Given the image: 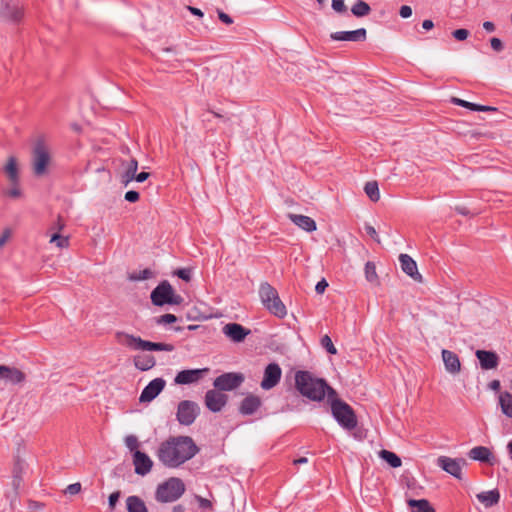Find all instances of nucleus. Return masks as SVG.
<instances>
[{"label": "nucleus", "mask_w": 512, "mask_h": 512, "mask_svg": "<svg viewBox=\"0 0 512 512\" xmlns=\"http://www.w3.org/2000/svg\"><path fill=\"white\" fill-rule=\"evenodd\" d=\"M244 375L240 372H227L216 377L213 386L220 391H231L244 382Z\"/></svg>", "instance_id": "obj_11"}, {"label": "nucleus", "mask_w": 512, "mask_h": 512, "mask_svg": "<svg viewBox=\"0 0 512 512\" xmlns=\"http://www.w3.org/2000/svg\"><path fill=\"white\" fill-rule=\"evenodd\" d=\"M4 172L10 181L11 185L19 184V169L17 159L13 156L9 157L6 165L4 166Z\"/></svg>", "instance_id": "obj_26"}, {"label": "nucleus", "mask_w": 512, "mask_h": 512, "mask_svg": "<svg viewBox=\"0 0 512 512\" xmlns=\"http://www.w3.org/2000/svg\"><path fill=\"white\" fill-rule=\"evenodd\" d=\"M81 491V484L79 482L70 484L65 489V494L76 495Z\"/></svg>", "instance_id": "obj_49"}, {"label": "nucleus", "mask_w": 512, "mask_h": 512, "mask_svg": "<svg viewBox=\"0 0 512 512\" xmlns=\"http://www.w3.org/2000/svg\"><path fill=\"white\" fill-rule=\"evenodd\" d=\"M125 445L130 451L135 452L139 446L137 437L135 435L126 436Z\"/></svg>", "instance_id": "obj_44"}, {"label": "nucleus", "mask_w": 512, "mask_h": 512, "mask_svg": "<svg viewBox=\"0 0 512 512\" xmlns=\"http://www.w3.org/2000/svg\"><path fill=\"white\" fill-rule=\"evenodd\" d=\"M51 243H55L59 248H66L69 245V238L65 236H61L58 233L52 234L50 238Z\"/></svg>", "instance_id": "obj_41"}, {"label": "nucleus", "mask_w": 512, "mask_h": 512, "mask_svg": "<svg viewBox=\"0 0 512 512\" xmlns=\"http://www.w3.org/2000/svg\"><path fill=\"white\" fill-rule=\"evenodd\" d=\"M282 370L277 363H270L264 370L263 379L261 381V388L270 390L274 388L280 381Z\"/></svg>", "instance_id": "obj_14"}, {"label": "nucleus", "mask_w": 512, "mask_h": 512, "mask_svg": "<svg viewBox=\"0 0 512 512\" xmlns=\"http://www.w3.org/2000/svg\"><path fill=\"white\" fill-rule=\"evenodd\" d=\"M465 464L466 461L461 458L453 459L447 456H440L437 458V465L457 479L462 478V467Z\"/></svg>", "instance_id": "obj_12"}, {"label": "nucleus", "mask_w": 512, "mask_h": 512, "mask_svg": "<svg viewBox=\"0 0 512 512\" xmlns=\"http://www.w3.org/2000/svg\"><path fill=\"white\" fill-rule=\"evenodd\" d=\"M379 456L393 468H398L402 464L401 458L397 454L389 450H381L379 452Z\"/></svg>", "instance_id": "obj_34"}, {"label": "nucleus", "mask_w": 512, "mask_h": 512, "mask_svg": "<svg viewBox=\"0 0 512 512\" xmlns=\"http://www.w3.org/2000/svg\"><path fill=\"white\" fill-rule=\"evenodd\" d=\"M260 405L261 401L259 397L250 395L242 400L239 411L243 415H251L257 411Z\"/></svg>", "instance_id": "obj_27"}, {"label": "nucleus", "mask_w": 512, "mask_h": 512, "mask_svg": "<svg viewBox=\"0 0 512 512\" xmlns=\"http://www.w3.org/2000/svg\"><path fill=\"white\" fill-rule=\"evenodd\" d=\"M498 109L496 107H493V106H487V105H480V104H477V110L476 111H481V112H496Z\"/></svg>", "instance_id": "obj_60"}, {"label": "nucleus", "mask_w": 512, "mask_h": 512, "mask_svg": "<svg viewBox=\"0 0 512 512\" xmlns=\"http://www.w3.org/2000/svg\"><path fill=\"white\" fill-rule=\"evenodd\" d=\"M452 36L458 41H464L469 36L467 29H457L452 32Z\"/></svg>", "instance_id": "obj_48"}, {"label": "nucleus", "mask_w": 512, "mask_h": 512, "mask_svg": "<svg viewBox=\"0 0 512 512\" xmlns=\"http://www.w3.org/2000/svg\"><path fill=\"white\" fill-rule=\"evenodd\" d=\"M365 231L366 233L372 238L374 239L377 243H380V239L378 237V234H377V231L375 230V228L369 224H366L365 225Z\"/></svg>", "instance_id": "obj_53"}, {"label": "nucleus", "mask_w": 512, "mask_h": 512, "mask_svg": "<svg viewBox=\"0 0 512 512\" xmlns=\"http://www.w3.org/2000/svg\"><path fill=\"white\" fill-rule=\"evenodd\" d=\"M128 512H148L145 502L138 496H129L126 499Z\"/></svg>", "instance_id": "obj_32"}, {"label": "nucleus", "mask_w": 512, "mask_h": 512, "mask_svg": "<svg viewBox=\"0 0 512 512\" xmlns=\"http://www.w3.org/2000/svg\"><path fill=\"white\" fill-rule=\"evenodd\" d=\"M477 499L485 505V507H492L500 500V493L497 489L477 494Z\"/></svg>", "instance_id": "obj_30"}, {"label": "nucleus", "mask_w": 512, "mask_h": 512, "mask_svg": "<svg viewBox=\"0 0 512 512\" xmlns=\"http://www.w3.org/2000/svg\"><path fill=\"white\" fill-rule=\"evenodd\" d=\"M297 390L313 401H321L327 394L328 398L336 397V391L325 380L315 378L309 371H297L295 374Z\"/></svg>", "instance_id": "obj_2"}, {"label": "nucleus", "mask_w": 512, "mask_h": 512, "mask_svg": "<svg viewBox=\"0 0 512 512\" xmlns=\"http://www.w3.org/2000/svg\"><path fill=\"white\" fill-rule=\"evenodd\" d=\"M199 452V448L190 436L169 437L158 450V460L167 468H178Z\"/></svg>", "instance_id": "obj_1"}, {"label": "nucleus", "mask_w": 512, "mask_h": 512, "mask_svg": "<svg viewBox=\"0 0 512 512\" xmlns=\"http://www.w3.org/2000/svg\"><path fill=\"white\" fill-rule=\"evenodd\" d=\"M184 482L177 477H171L157 486L155 499L160 503H170L178 500L185 492Z\"/></svg>", "instance_id": "obj_5"}, {"label": "nucleus", "mask_w": 512, "mask_h": 512, "mask_svg": "<svg viewBox=\"0 0 512 512\" xmlns=\"http://www.w3.org/2000/svg\"><path fill=\"white\" fill-rule=\"evenodd\" d=\"M117 341L127 348L135 351H167L171 352L174 350V345L169 343H157L147 340H143L138 336L128 334L125 332L116 333Z\"/></svg>", "instance_id": "obj_3"}, {"label": "nucleus", "mask_w": 512, "mask_h": 512, "mask_svg": "<svg viewBox=\"0 0 512 512\" xmlns=\"http://www.w3.org/2000/svg\"><path fill=\"white\" fill-rule=\"evenodd\" d=\"M133 464L135 473L141 476L148 474L153 466L151 458L146 453L139 450L133 453Z\"/></svg>", "instance_id": "obj_17"}, {"label": "nucleus", "mask_w": 512, "mask_h": 512, "mask_svg": "<svg viewBox=\"0 0 512 512\" xmlns=\"http://www.w3.org/2000/svg\"><path fill=\"white\" fill-rule=\"evenodd\" d=\"M222 330L224 335L234 342H241L246 338L248 334H250L249 329H246L238 323H228L223 327Z\"/></svg>", "instance_id": "obj_19"}, {"label": "nucleus", "mask_w": 512, "mask_h": 512, "mask_svg": "<svg viewBox=\"0 0 512 512\" xmlns=\"http://www.w3.org/2000/svg\"><path fill=\"white\" fill-rule=\"evenodd\" d=\"M476 357L480 366L484 370L495 369L499 364V357L495 352L486 350H477Z\"/></svg>", "instance_id": "obj_21"}, {"label": "nucleus", "mask_w": 512, "mask_h": 512, "mask_svg": "<svg viewBox=\"0 0 512 512\" xmlns=\"http://www.w3.org/2000/svg\"><path fill=\"white\" fill-rule=\"evenodd\" d=\"M422 27H423V29H425V30H430V29H432V28L434 27V23H433V21H432V20H430V19H426V20H424V21L422 22Z\"/></svg>", "instance_id": "obj_64"}, {"label": "nucleus", "mask_w": 512, "mask_h": 512, "mask_svg": "<svg viewBox=\"0 0 512 512\" xmlns=\"http://www.w3.org/2000/svg\"><path fill=\"white\" fill-rule=\"evenodd\" d=\"M328 286V283L326 282L325 279H322L321 281H319L316 286H315V290L318 294H322L325 289L327 288Z\"/></svg>", "instance_id": "obj_56"}, {"label": "nucleus", "mask_w": 512, "mask_h": 512, "mask_svg": "<svg viewBox=\"0 0 512 512\" xmlns=\"http://www.w3.org/2000/svg\"><path fill=\"white\" fill-rule=\"evenodd\" d=\"M208 372H209V368L182 370L177 373V375L174 379V382L179 385H188V384H192V383H197Z\"/></svg>", "instance_id": "obj_15"}, {"label": "nucleus", "mask_w": 512, "mask_h": 512, "mask_svg": "<svg viewBox=\"0 0 512 512\" xmlns=\"http://www.w3.org/2000/svg\"><path fill=\"white\" fill-rule=\"evenodd\" d=\"M228 396L220 390L211 389L205 394V405L211 412H220L226 405Z\"/></svg>", "instance_id": "obj_13"}, {"label": "nucleus", "mask_w": 512, "mask_h": 512, "mask_svg": "<svg viewBox=\"0 0 512 512\" xmlns=\"http://www.w3.org/2000/svg\"><path fill=\"white\" fill-rule=\"evenodd\" d=\"M442 359L445 365V369L452 374H456L461 369V364L459 357L456 353L443 349L442 350Z\"/></svg>", "instance_id": "obj_25"}, {"label": "nucleus", "mask_w": 512, "mask_h": 512, "mask_svg": "<svg viewBox=\"0 0 512 512\" xmlns=\"http://www.w3.org/2000/svg\"><path fill=\"white\" fill-rule=\"evenodd\" d=\"M139 193L137 191H134V190H130V191H127L125 193V200L128 201V202H131V203H134L136 201L139 200Z\"/></svg>", "instance_id": "obj_52"}, {"label": "nucleus", "mask_w": 512, "mask_h": 512, "mask_svg": "<svg viewBox=\"0 0 512 512\" xmlns=\"http://www.w3.org/2000/svg\"><path fill=\"white\" fill-rule=\"evenodd\" d=\"M212 117L221 118V119L223 118V116L221 114L208 109L206 113H203L201 115L202 123L206 129H212L210 126Z\"/></svg>", "instance_id": "obj_40"}, {"label": "nucleus", "mask_w": 512, "mask_h": 512, "mask_svg": "<svg viewBox=\"0 0 512 512\" xmlns=\"http://www.w3.org/2000/svg\"><path fill=\"white\" fill-rule=\"evenodd\" d=\"M366 36V29L359 28L353 31H339L331 33L330 38L334 41L362 42L366 40Z\"/></svg>", "instance_id": "obj_18"}, {"label": "nucleus", "mask_w": 512, "mask_h": 512, "mask_svg": "<svg viewBox=\"0 0 512 512\" xmlns=\"http://www.w3.org/2000/svg\"><path fill=\"white\" fill-rule=\"evenodd\" d=\"M488 387L493 390V391H496V392H499L500 391V381L499 380H492L489 384H488Z\"/></svg>", "instance_id": "obj_61"}, {"label": "nucleus", "mask_w": 512, "mask_h": 512, "mask_svg": "<svg viewBox=\"0 0 512 512\" xmlns=\"http://www.w3.org/2000/svg\"><path fill=\"white\" fill-rule=\"evenodd\" d=\"M331 7L338 14H344L347 12L345 0H332Z\"/></svg>", "instance_id": "obj_45"}, {"label": "nucleus", "mask_w": 512, "mask_h": 512, "mask_svg": "<svg viewBox=\"0 0 512 512\" xmlns=\"http://www.w3.org/2000/svg\"><path fill=\"white\" fill-rule=\"evenodd\" d=\"M175 274L182 280L188 282L191 279V270L187 268L178 269Z\"/></svg>", "instance_id": "obj_50"}, {"label": "nucleus", "mask_w": 512, "mask_h": 512, "mask_svg": "<svg viewBox=\"0 0 512 512\" xmlns=\"http://www.w3.org/2000/svg\"><path fill=\"white\" fill-rule=\"evenodd\" d=\"M133 362L135 367L140 371H147L156 364L155 357L149 354H139L134 356Z\"/></svg>", "instance_id": "obj_28"}, {"label": "nucleus", "mask_w": 512, "mask_h": 512, "mask_svg": "<svg viewBox=\"0 0 512 512\" xmlns=\"http://www.w3.org/2000/svg\"><path fill=\"white\" fill-rule=\"evenodd\" d=\"M259 297L262 305L274 316L282 319L287 315V309L279 297L277 290L268 282L259 287Z\"/></svg>", "instance_id": "obj_4"}, {"label": "nucleus", "mask_w": 512, "mask_h": 512, "mask_svg": "<svg viewBox=\"0 0 512 512\" xmlns=\"http://www.w3.org/2000/svg\"><path fill=\"white\" fill-rule=\"evenodd\" d=\"M150 174L148 172H140L139 174L136 173L134 180L142 183L146 181L149 178Z\"/></svg>", "instance_id": "obj_59"}, {"label": "nucleus", "mask_w": 512, "mask_h": 512, "mask_svg": "<svg viewBox=\"0 0 512 512\" xmlns=\"http://www.w3.org/2000/svg\"><path fill=\"white\" fill-rule=\"evenodd\" d=\"M25 469V462L21 460L20 458H17L14 463L13 467V486L15 490H18V488L21 485L22 482V473Z\"/></svg>", "instance_id": "obj_33"}, {"label": "nucleus", "mask_w": 512, "mask_h": 512, "mask_svg": "<svg viewBox=\"0 0 512 512\" xmlns=\"http://www.w3.org/2000/svg\"><path fill=\"white\" fill-rule=\"evenodd\" d=\"M7 195L12 198H18L21 196V191L18 185H11V188L7 191Z\"/></svg>", "instance_id": "obj_54"}, {"label": "nucleus", "mask_w": 512, "mask_h": 512, "mask_svg": "<svg viewBox=\"0 0 512 512\" xmlns=\"http://www.w3.org/2000/svg\"><path fill=\"white\" fill-rule=\"evenodd\" d=\"M490 45H491V48L497 52L502 51L504 48L503 42L499 38H496V37H493L490 39Z\"/></svg>", "instance_id": "obj_51"}, {"label": "nucleus", "mask_w": 512, "mask_h": 512, "mask_svg": "<svg viewBox=\"0 0 512 512\" xmlns=\"http://www.w3.org/2000/svg\"><path fill=\"white\" fill-rule=\"evenodd\" d=\"M370 12L371 7L363 0H357L351 7V13L358 18L367 16Z\"/></svg>", "instance_id": "obj_35"}, {"label": "nucleus", "mask_w": 512, "mask_h": 512, "mask_svg": "<svg viewBox=\"0 0 512 512\" xmlns=\"http://www.w3.org/2000/svg\"><path fill=\"white\" fill-rule=\"evenodd\" d=\"M51 161L50 151L45 138L40 136L36 139L32 149V168L37 177L45 175Z\"/></svg>", "instance_id": "obj_6"}, {"label": "nucleus", "mask_w": 512, "mask_h": 512, "mask_svg": "<svg viewBox=\"0 0 512 512\" xmlns=\"http://www.w3.org/2000/svg\"><path fill=\"white\" fill-rule=\"evenodd\" d=\"M165 380L162 378H155L142 390L139 397L141 403H147L154 400L164 389Z\"/></svg>", "instance_id": "obj_16"}, {"label": "nucleus", "mask_w": 512, "mask_h": 512, "mask_svg": "<svg viewBox=\"0 0 512 512\" xmlns=\"http://www.w3.org/2000/svg\"><path fill=\"white\" fill-rule=\"evenodd\" d=\"M137 170H138V161L134 158L130 159L125 164L124 172L121 175V182L124 185H128L131 181L134 180Z\"/></svg>", "instance_id": "obj_29"}, {"label": "nucleus", "mask_w": 512, "mask_h": 512, "mask_svg": "<svg viewBox=\"0 0 512 512\" xmlns=\"http://www.w3.org/2000/svg\"><path fill=\"white\" fill-rule=\"evenodd\" d=\"M451 102L457 106H460V107H464V108H467L469 110H472V111H476L477 110V104L475 103H472V102H468L466 100H463V99H460V98H457V97H452L451 98Z\"/></svg>", "instance_id": "obj_42"}, {"label": "nucleus", "mask_w": 512, "mask_h": 512, "mask_svg": "<svg viewBox=\"0 0 512 512\" xmlns=\"http://www.w3.org/2000/svg\"><path fill=\"white\" fill-rule=\"evenodd\" d=\"M399 14L402 18H409L412 15V8L408 5L400 7Z\"/></svg>", "instance_id": "obj_55"}, {"label": "nucleus", "mask_w": 512, "mask_h": 512, "mask_svg": "<svg viewBox=\"0 0 512 512\" xmlns=\"http://www.w3.org/2000/svg\"><path fill=\"white\" fill-rule=\"evenodd\" d=\"M177 321V317L174 314H164L156 318L157 324H171Z\"/></svg>", "instance_id": "obj_46"}, {"label": "nucleus", "mask_w": 512, "mask_h": 512, "mask_svg": "<svg viewBox=\"0 0 512 512\" xmlns=\"http://www.w3.org/2000/svg\"><path fill=\"white\" fill-rule=\"evenodd\" d=\"M0 379L12 384H19L25 380V374L15 367L0 365Z\"/></svg>", "instance_id": "obj_22"}, {"label": "nucleus", "mask_w": 512, "mask_h": 512, "mask_svg": "<svg viewBox=\"0 0 512 512\" xmlns=\"http://www.w3.org/2000/svg\"><path fill=\"white\" fill-rule=\"evenodd\" d=\"M321 345L327 350L328 353L333 355L337 353V349L335 348L331 338L328 335H325L321 338Z\"/></svg>", "instance_id": "obj_43"}, {"label": "nucleus", "mask_w": 512, "mask_h": 512, "mask_svg": "<svg viewBox=\"0 0 512 512\" xmlns=\"http://www.w3.org/2000/svg\"><path fill=\"white\" fill-rule=\"evenodd\" d=\"M399 262L404 273L415 281H422V276L418 272L417 263L408 254H400Z\"/></svg>", "instance_id": "obj_20"}, {"label": "nucleus", "mask_w": 512, "mask_h": 512, "mask_svg": "<svg viewBox=\"0 0 512 512\" xmlns=\"http://www.w3.org/2000/svg\"><path fill=\"white\" fill-rule=\"evenodd\" d=\"M483 28L487 31V32H493L495 30V25L494 23L490 22V21H485L483 23Z\"/></svg>", "instance_id": "obj_63"}, {"label": "nucleus", "mask_w": 512, "mask_h": 512, "mask_svg": "<svg viewBox=\"0 0 512 512\" xmlns=\"http://www.w3.org/2000/svg\"><path fill=\"white\" fill-rule=\"evenodd\" d=\"M408 505L410 507H417L418 512H435V509L430 506L428 500L426 499H410L408 501Z\"/></svg>", "instance_id": "obj_37"}, {"label": "nucleus", "mask_w": 512, "mask_h": 512, "mask_svg": "<svg viewBox=\"0 0 512 512\" xmlns=\"http://www.w3.org/2000/svg\"><path fill=\"white\" fill-rule=\"evenodd\" d=\"M151 302L155 306H163L165 304L179 305L183 298L175 294L173 287L168 281H162L151 292Z\"/></svg>", "instance_id": "obj_8"}, {"label": "nucleus", "mask_w": 512, "mask_h": 512, "mask_svg": "<svg viewBox=\"0 0 512 512\" xmlns=\"http://www.w3.org/2000/svg\"><path fill=\"white\" fill-rule=\"evenodd\" d=\"M9 237H10V231L5 230L2 234V236L0 237V248L7 242Z\"/></svg>", "instance_id": "obj_62"}, {"label": "nucleus", "mask_w": 512, "mask_h": 512, "mask_svg": "<svg viewBox=\"0 0 512 512\" xmlns=\"http://www.w3.org/2000/svg\"><path fill=\"white\" fill-rule=\"evenodd\" d=\"M331 412L338 424L347 430H353L357 426V418L352 407L341 399L332 397Z\"/></svg>", "instance_id": "obj_7"}, {"label": "nucleus", "mask_w": 512, "mask_h": 512, "mask_svg": "<svg viewBox=\"0 0 512 512\" xmlns=\"http://www.w3.org/2000/svg\"><path fill=\"white\" fill-rule=\"evenodd\" d=\"M120 495H121L120 491H115L109 495L108 505H109V509L111 511H113L115 509L116 504L120 498Z\"/></svg>", "instance_id": "obj_47"}, {"label": "nucleus", "mask_w": 512, "mask_h": 512, "mask_svg": "<svg viewBox=\"0 0 512 512\" xmlns=\"http://www.w3.org/2000/svg\"><path fill=\"white\" fill-rule=\"evenodd\" d=\"M64 226H65V223H64L62 217L58 216L57 221L52 225L51 229L60 231L64 228Z\"/></svg>", "instance_id": "obj_58"}, {"label": "nucleus", "mask_w": 512, "mask_h": 512, "mask_svg": "<svg viewBox=\"0 0 512 512\" xmlns=\"http://www.w3.org/2000/svg\"><path fill=\"white\" fill-rule=\"evenodd\" d=\"M289 220L294 223L300 229L306 232H313L317 229L316 222L309 216L289 213L287 215Z\"/></svg>", "instance_id": "obj_24"}, {"label": "nucleus", "mask_w": 512, "mask_h": 512, "mask_svg": "<svg viewBox=\"0 0 512 512\" xmlns=\"http://www.w3.org/2000/svg\"><path fill=\"white\" fill-rule=\"evenodd\" d=\"M199 413L200 408L197 403L183 400L178 404L176 416L180 424L189 426L195 421Z\"/></svg>", "instance_id": "obj_10"}, {"label": "nucleus", "mask_w": 512, "mask_h": 512, "mask_svg": "<svg viewBox=\"0 0 512 512\" xmlns=\"http://www.w3.org/2000/svg\"><path fill=\"white\" fill-rule=\"evenodd\" d=\"M468 456L472 460L483 462V463H488L490 465H494V463H495L494 455L492 454L490 449L485 446H476V447L472 448L469 451Z\"/></svg>", "instance_id": "obj_23"}, {"label": "nucleus", "mask_w": 512, "mask_h": 512, "mask_svg": "<svg viewBox=\"0 0 512 512\" xmlns=\"http://www.w3.org/2000/svg\"><path fill=\"white\" fill-rule=\"evenodd\" d=\"M153 277V272L149 269H143L138 272H133L129 275V280L131 281H141V280H147Z\"/></svg>", "instance_id": "obj_38"}, {"label": "nucleus", "mask_w": 512, "mask_h": 512, "mask_svg": "<svg viewBox=\"0 0 512 512\" xmlns=\"http://www.w3.org/2000/svg\"><path fill=\"white\" fill-rule=\"evenodd\" d=\"M218 17H219V19H220L223 23H225V24H227V25H230V24H232V23H233V19H232L228 14H226V13H224V12H222V11H219V12H218Z\"/></svg>", "instance_id": "obj_57"}, {"label": "nucleus", "mask_w": 512, "mask_h": 512, "mask_svg": "<svg viewBox=\"0 0 512 512\" xmlns=\"http://www.w3.org/2000/svg\"><path fill=\"white\" fill-rule=\"evenodd\" d=\"M365 277L367 281L374 283L377 281L378 276L376 273V266L373 262L368 261L365 264Z\"/></svg>", "instance_id": "obj_39"}, {"label": "nucleus", "mask_w": 512, "mask_h": 512, "mask_svg": "<svg viewBox=\"0 0 512 512\" xmlns=\"http://www.w3.org/2000/svg\"><path fill=\"white\" fill-rule=\"evenodd\" d=\"M498 400L502 413L506 417L512 418V394L507 391L500 392Z\"/></svg>", "instance_id": "obj_31"}, {"label": "nucleus", "mask_w": 512, "mask_h": 512, "mask_svg": "<svg viewBox=\"0 0 512 512\" xmlns=\"http://www.w3.org/2000/svg\"><path fill=\"white\" fill-rule=\"evenodd\" d=\"M364 191L371 201L377 202L380 199L379 187L376 181L367 182Z\"/></svg>", "instance_id": "obj_36"}, {"label": "nucleus", "mask_w": 512, "mask_h": 512, "mask_svg": "<svg viewBox=\"0 0 512 512\" xmlns=\"http://www.w3.org/2000/svg\"><path fill=\"white\" fill-rule=\"evenodd\" d=\"M2 20L18 23L24 17V6L16 0H3L0 7Z\"/></svg>", "instance_id": "obj_9"}]
</instances>
